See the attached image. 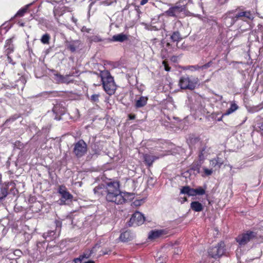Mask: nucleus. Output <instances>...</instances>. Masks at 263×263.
I'll use <instances>...</instances> for the list:
<instances>
[{
    "label": "nucleus",
    "instance_id": "nucleus-1",
    "mask_svg": "<svg viewBox=\"0 0 263 263\" xmlns=\"http://www.w3.org/2000/svg\"><path fill=\"white\" fill-rule=\"evenodd\" d=\"M96 195H104L106 194V199L107 201L114 202L116 204H122L125 202L120 190V185L118 181H110L104 185H99L93 189Z\"/></svg>",
    "mask_w": 263,
    "mask_h": 263
},
{
    "label": "nucleus",
    "instance_id": "nucleus-2",
    "mask_svg": "<svg viewBox=\"0 0 263 263\" xmlns=\"http://www.w3.org/2000/svg\"><path fill=\"white\" fill-rule=\"evenodd\" d=\"M101 80L106 92L109 95H113L116 89L113 78L108 72H105L101 76Z\"/></svg>",
    "mask_w": 263,
    "mask_h": 263
},
{
    "label": "nucleus",
    "instance_id": "nucleus-3",
    "mask_svg": "<svg viewBox=\"0 0 263 263\" xmlns=\"http://www.w3.org/2000/svg\"><path fill=\"white\" fill-rule=\"evenodd\" d=\"M198 82V78L190 79L188 76H182L179 81V86L182 89L194 90Z\"/></svg>",
    "mask_w": 263,
    "mask_h": 263
},
{
    "label": "nucleus",
    "instance_id": "nucleus-4",
    "mask_svg": "<svg viewBox=\"0 0 263 263\" xmlns=\"http://www.w3.org/2000/svg\"><path fill=\"white\" fill-rule=\"evenodd\" d=\"M225 245L221 241L216 246L210 248L208 253L210 256L214 258H218L222 256L225 252Z\"/></svg>",
    "mask_w": 263,
    "mask_h": 263
},
{
    "label": "nucleus",
    "instance_id": "nucleus-5",
    "mask_svg": "<svg viewBox=\"0 0 263 263\" xmlns=\"http://www.w3.org/2000/svg\"><path fill=\"white\" fill-rule=\"evenodd\" d=\"M255 237V234L251 231H248L246 233L239 235L236 238V240L239 245L241 247L246 245L248 242Z\"/></svg>",
    "mask_w": 263,
    "mask_h": 263
},
{
    "label": "nucleus",
    "instance_id": "nucleus-6",
    "mask_svg": "<svg viewBox=\"0 0 263 263\" xmlns=\"http://www.w3.org/2000/svg\"><path fill=\"white\" fill-rule=\"evenodd\" d=\"M73 152L78 158L81 157L87 152V144L82 140L79 141L74 145Z\"/></svg>",
    "mask_w": 263,
    "mask_h": 263
},
{
    "label": "nucleus",
    "instance_id": "nucleus-7",
    "mask_svg": "<svg viewBox=\"0 0 263 263\" xmlns=\"http://www.w3.org/2000/svg\"><path fill=\"white\" fill-rule=\"evenodd\" d=\"M235 13L237 21L241 20L245 22H249L254 18V14L250 11H236Z\"/></svg>",
    "mask_w": 263,
    "mask_h": 263
},
{
    "label": "nucleus",
    "instance_id": "nucleus-8",
    "mask_svg": "<svg viewBox=\"0 0 263 263\" xmlns=\"http://www.w3.org/2000/svg\"><path fill=\"white\" fill-rule=\"evenodd\" d=\"M184 10L185 6L179 5L177 3L176 6L169 8L165 13L169 16L177 17L181 12Z\"/></svg>",
    "mask_w": 263,
    "mask_h": 263
},
{
    "label": "nucleus",
    "instance_id": "nucleus-9",
    "mask_svg": "<svg viewBox=\"0 0 263 263\" xmlns=\"http://www.w3.org/2000/svg\"><path fill=\"white\" fill-rule=\"evenodd\" d=\"M145 217L139 212H135L130 219L129 222L132 225L139 226L143 223Z\"/></svg>",
    "mask_w": 263,
    "mask_h": 263
},
{
    "label": "nucleus",
    "instance_id": "nucleus-10",
    "mask_svg": "<svg viewBox=\"0 0 263 263\" xmlns=\"http://www.w3.org/2000/svg\"><path fill=\"white\" fill-rule=\"evenodd\" d=\"M58 192L61 195V201H65L68 199H72L73 196L67 191L65 186L61 185L59 187Z\"/></svg>",
    "mask_w": 263,
    "mask_h": 263
},
{
    "label": "nucleus",
    "instance_id": "nucleus-11",
    "mask_svg": "<svg viewBox=\"0 0 263 263\" xmlns=\"http://www.w3.org/2000/svg\"><path fill=\"white\" fill-rule=\"evenodd\" d=\"M224 25L228 27L232 26L236 21L237 19L235 17V13L230 12L228 14H227L223 18Z\"/></svg>",
    "mask_w": 263,
    "mask_h": 263
},
{
    "label": "nucleus",
    "instance_id": "nucleus-12",
    "mask_svg": "<svg viewBox=\"0 0 263 263\" xmlns=\"http://www.w3.org/2000/svg\"><path fill=\"white\" fill-rule=\"evenodd\" d=\"M81 44V42L80 40H72L66 42L67 48L72 52H74L77 49L79 48Z\"/></svg>",
    "mask_w": 263,
    "mask_h": 263
},
{
    "label": "nucleus",
    "instance_id": "nucleus-13",
    "mask_svg": "<svg viewBox=\"0 0 263 263\" xmlns=\"http://www.w3.org/2000/svg\"><path fill=\"white\" fill-rule=\"evenodd\" d=\"M54 77L55 80L58 83L69 84L70 83H72L73 82V80L70 79L69 75L63 76L60 74H55Z\"/></svg>",
    "mask_w": 263,
    "mask_h": 263
},
{
    "label": "nucleus",
    "instance_id": "nucleus-14",
    "mask_svg": "<svg viewBox=\"0 0 263 263\" xmlns=\"http://www.w3.org/2000/svg\"><path fill=\"white\" fill-rule=\"evenodd\" d=\"M134 236L129 231H125L121 233L120 236V239L122 241L127 242L132 240Z\"/></svg>",
    "mask_w": 263,
    "mask_h": 263
},
{
    "label": "nucleus",
    "instance_id": "nucleus-15",
    "mask_svg": "<svg viewBox=\"0 0 263 263\" xmlns=\"http://www.w3.org/2000/svg\"><path fill=\"white\" fill-rule=\"evenodd\" d=\"M148 98L146 97L141 96L136 101L135 106L136 108H141L144 106L147 102Z\"/></svg>",
    "mask_w": 263,
    "mask_h": 263
},
{
    "label": "nucleus",
    "instance_id": "nucleus-16",
    "mask_svg": "<svg viewBox=\"0 0 263 263\" xmlns=\"http://www.w3.org/2000/svg\"><path fill=\"white\" fill-rule=\"evenodd\" d=\"M100 246L98 244H96L90 251H88L84 253L82 255H80L81 258L84 259V258H88L90 257L91 255L95 252L97 249L100 248Z\"/></svg>",
    "mask_w": 263,
    "mask_h": 263
},
{
    "label": "nucleus",
    "instance_id": "nucleus-17",
    "mask_svg": "<svg viewBox=\"0 0 263 263\" xmlns=\"http://www.w3.org/2000/svg\"><path fill=\"white\" fill-rule=\"evenodd\" d=\"M158 158V157L149 154H145L144 156V161L148 166L151 165L153 162Z\"/></svg>",
    "mask_w": 263,
    "mask_h": 263
},
{
    "label": "nucleus",
    "instance_id": "nucleus-18",
    "mask_svg": "<svg viewBox=\"0 0 263 263\" xmlns=\"http://www.w3.org/2000/svg\"><path fill=\"white\" fill-rule=\"evenodd\" d=\"M191 209L195 212H201L203 210V206L198 201H193L191 203Z\"/></svg>",
    "mask_w": 263,
    "mask_h": 263
},
{
    "label": "nucleus",
    "instance_id": "nucleus-19",
    "mask_svg": "<svg viewBox=\"0 0 263 263\" xmlns=\"http://www.w3.org/2000/svg\"><path fill=\"white\" fill-rule=\"evenodd\" d=\"M5 51L7 55H9L13 51V45L12 44V40H7L5 46Z\"/></svg>",
    "mask_w": 263,
    "mask_h": 263
},
{
    "label": "nucleus",
    "instance_id": "nucleus-20",
    "mask_svg": "<svg viewBox=\"0 0 263 263\" xmlns=\"http://www.w3.org/2000/svg\"><path fill=\"white\" fill-rule=\"evenodd\" d=\"M127 39V37L125 34L123 33L114 35L112 36V41L115 42H122Z\"/></svg>",
    "mask_w": 263,
    "mask_h": 263
},
{
    "label": "nucleus",
    "instance_id": "nucleus-21",
    "mask_svg": "<svg viewBox=\"0 0 263 263\" xmlns=\"http://www.w3.org/2000/svg\"><path fill=\"white\" fill-rule=\"evenodd\" d=\"M238 108V106L235 103H233L231 105V107L223 114V116H228L232 112L236 111Z\"/></svg>",
    "mask_w": 263,
    "mask_h": 263
},
{
    "label": "nucleus",
    "instance_id": "nucleus-22",
    "mask_svg": "<svg viewBox=\"0 0 263 263\" xmlns=\"http://www.w3.org/2000/svg\"><path fill=\"white\" fill-rule=\"evenodd\" d=\"M162 234V231L161 230H157L155 231H151L148 236V238L150 239H154Z\"/></svg>",
    "mask_w": 263,
    "mask_h": 263
},
{
    "label": "nucleus",
    "instance_id": "nucleus-23",
    "mask_svg": "<svg viewBox=\"0 0 263 263\" xmlns=\"http://www.w3.org/2000/svg\"><path fill=\"white\" fill-rule=\"evenodd\" d=\"M171 39L174 42H178L181 39L180 33L178 31H175L171 36Z\"/></svg>",
    "mask_w": 263,
    "mask_h": 263
},
{
    "label": "nucleus",
    "instance_id": "nucleus-24",
    "mask_svg": "<svg viewBox=\"0 0 263 263\" xmlns=\"http://www.w3.org/2000/svg\"><path fill=\"white\" fill-rule=\"evenodd\" d=\"M8 194L7 188L1 187L0 189V199H3L5 198Z\"/></svg>",
    "mask_w": 263,
    "mask_h": 263
},
{
    "label": "nucleus",
    "instance_id": "nucleus-25",
    "mask_svg": "<svg viewBox=\"0 0 263 263\" xmlns=\"http://www.w3.org/2000/svg\"><path fill=\"white\" fill-rule=\"evenodd\" d=\"M89 39L90 42H101L103 41V40L101 39V37L99 35H93V36H90L89 37Z\"/></svg>",
    "mask_w": 263,
    "mask_h": 263
},
{
    "label": "nucleus",
    "instance_id": "nucleus-26",
    "mask_svg": "<svg viewBox=\"0 0 263 263\" xmlns=\"http://www.w3.org/2000/svg\"><path fill=\"white\" fill-rule=\"evenodd\" d=\"M50 36L48 34H44L41 38V42L43 44H49Z\"/></svg>",
    "mask_w": 263,
    "mask_h": 263
},
{
    "label": "nucleus",
    "instance_id": "nucleus-27",
    "mask_svg": "<svg viewBox=\"0 0 263 263\" xmlns=\"http://www.w3.org/2000/svg\"><path fill=\"white\" fill-rule=\"evenodd\" d=\"M54 235H55V232L53 231H50L46 233H44L43 234V236L46 239L47 237H51V239H52V238L55 237H54Z\"/></svg>",
    "mask_w": 263,
    "mask_h": 263
},
{
    "label": "nucleus",
    "instance_id": "nucleus-28",
    "mask_svg": "<svg viewBox=\"0 0 263 263\" xmlns=\"http://www.w3.org/2000/svg\"><path fill=\"white\" fill-rule=\"evenodd\" d=\"M28 5H27L25 8H24L21 10H20L16 13V16H22L26 12L27 10L28 9Z\"/></svg>",
    "mask_w": 263,
    "mask_h": 263
},
{
    "label": "nucleus",
    "instance_id": "nucleus-29",
    "mask_svg": "<svg viewBox=\"0 0 263 263\" xmlns=\"http://www.w3.org/2000/svg\"><path fill=\"white\" fill-rule=\"evenodd\" d=\"M189 190H190V186H183L181 189L180 193L183 194H187V195H189V191H190Z\"/></svg>",
    "mask_w": 263,
    "mask_h": 263
},
{
    "label": "nucleus",
    "instance_id": "nucleus-30",
    "mask_svg": "<svg viewBox=\"0 0 263 263\" xmlns=\"http://www.w3.org/2000/svg\"><path fill=\"white\" fill-rule=\"evenodd\" d=\"M195 195H203L205 194V190L203 189L201 187H199L197 189H195Z\"/></svg>",
    "mask_w": 263,
    "mask_h": 263
},
{
    "label": "nucleus",
    "instance_id": "nucleus-31",
    "mask_svg": "<svg viewBox=\"0 0 263 263\" xmlns=\"http://www.w3.org/2000/svg\"><path fill=\"white\" fill-rule=\"evenodd\" d=\"M210 165L212 167H217L218 168V164L217 161L215 158L210 160Z\"/></svg>",
    "mask_w": 263,
    "mask_h": 263
},
{
    "label": "nucleus",
    "instance_id": "nucleus-32",
    "mask_svg": "<svg viewBox=\"0 0 263 263\" xmlns=\"http://www.w3.org/2000/svg\"><path fill=\"white\" fill-rule=\"evenodd\" d=\"M99 94H94L91 96L90 100L91 101L94 102H98L99 101Z\"/></svg>",
    "mask_w": 263,
    "mask_h": 263
},
{
    "label": "nucleus",
    "instance_id": "nucleus-33",
    "mask_svg": "<svg viewBox=\"0 0 263 263\" xmlns=\"http://www.w3.org/2000/svg\"><path fill=\"white\" fill-rule=\"evenodd\" d=\"M188 69L193 71L195 70H198L200 69V66L199 65H194V66H190L188 67Z\"/></svg>",
    "mask_w": 263,
    "mask_h": 263
},
{
    "label": "nucleus",
    "instance_id": "nucleus-34",
    "mask_svg": "<svg viewBox=\"0 0 263 263\" xmlns=\"http://www.w3.org/2000/svg\"><path fill=\"white\" fill-rule=\"evenodd\" d=\"M215 159L217 161L218 164V168H219L221 167V166L223 164V160L221 158H219L218 156H217Z\"/></svg>",
    "mask_w": 263,
    "mask_h": 263
},
{
    "label": "nucleus",
    "instance_id": "nucleus-35",
    "mask_svg": "<svg viewBox=\"0 0 263 263\" xmlns=\"http://www.w3.org/2000/svg\"><path fill=\"white\" fill-rule=\"evenodd\" d=\"M162 64L163 65L164 67V69L167 71H170V69H171V67H169L166 61H163V62H162Z\"/></svg>",
    "mask_w": 263,
    "mask_h": 263
},
{
    "label": "nucleus",
    "instance_id": "nucleus-36",
    "mask_svg": "<svg viewBox=\"0 0 263 263\" xmlns=\"http://www.w3.org/2000/svg\"><path fill=\"white\" fill-rule=\"evenodd\" d=\"M203 170L205 174L207 176L211 175L213 173V171L211 169H208L205 167H204Z\"/></svg>",
    "mask_w": 263,
    "mask_h": 263
},
{
    "label": "nucleus",
    "instance_id": "nucleus-37",
    "mask_svg": "<svg viewBox=\"0 0 263 263\" xmlns=\"http://www.w3.org/2000/svg\"><path fill=\"white\" fill-rule=\"evenodd\" d=\"M189 196H196L195 195V189H192V188H191L190 187V190H189Z\"/></svg>",
    "mask_w": 263,
    "mask_h": 263
},
{
    "label": "nucleus",
    "instance_id": "nucleus-38",
    "mask_svg": "<svg viewBox=\"0 0 263 263\" xmlns=\"http://www.w3.org/2000/svg\"><path fill=\"white\" fill-rule=\"evenodd\" d=\"M83 260V258H81V256H80L79 257L75 258L73 261L74 263H81Z\"/></svg>",
    "mask_w": 263,
    "mask_h": 263
},
{
    "label": "nucleus",
    "instance_id": "nucleus-39",
    "mask_svg": "<svg viewBox=\"0 0 263 263\" xmlns=\"http://www.w3.org/2000/svg\"><path fill=\"white\" fill-rule=\"evenodd\" d=\"M193 142H196L199 141L198 138H191L189 140V143H192Z\"/></svg>",
    "mask_w": 263,
    "mask_h": 263
},
{
    "label": "nucleus",
    "instance_id": "nucleus-40",
    "mask_svg": "<svg viewBox=\"0 0 263 263\" xmlns=\"http://www.w3.org/2000/svg\"><path fill=\"white\" fill-rule=\"evenodd\" d=\"M140 202L141 201H139V200H136V201H135L134 202H133V204L136 205V206H138V205H140Z\"/></svg>",
    "mask_w": 263,
    "mask_h": 263
},
{
    "label": "nucleus",
    "instance_id": "nucleus-41",
    "mask_svg": "<svg viewBox=\"0 0 263 263\" xmlns=\"http://www.w3.org/2000/svg\"><path fill=\"white\" fill-rule=\"evenodd\" d=\"M128 117L130 120H134L135 119L136 116L135 115H130V114L128 115Z\"/></svg>",
    "mask_w": 263,
    "mask_h": 263
},
{
    "label": "nucleus",
    "instance_id": "nucleus-42",
    "mask_svg": "<svg viewBox=\"0 0 263 263\" xmlns=\"http://www.w3.org/2000/svg\"><path fill=\"white\" fill-rule=\"evenodd\" d=\"M147 2H148V0H141V2H140V4L141 5H143L145 4L146 3H147Z\"/></svg>",
    "mask_w": 263,
    "mask_h": 263
},
{
    "label": "nucleus",
    "instance_id": "nucleus-43",
    "mask_svg": "<svg viewBox=\"0 0 263 263\" xmlns=\"http://www.w3.org/2000/svg\"><path fill=\"white\" fill-rule=\"evenodd\" d=\"M207 68H208L205 65H203L202 66H200V69L204 70V69H205Z\"/></svg>",
    "mask_w": 263,
    "mask_h": 263
},
{
    "label": "nucleus",
    "instance_id": "nucleus-44",
    "mask_svg": "<svg viewBox=\"0 0 263 263\" xmlns=\"http://www.w3.org/2000/svg\"><path fill=\"white\" fill-rule=\"evenodd\" d=\"M82 31H86V32H89V31H90V29H87V28H86L83 27V28H82Z\"/></svg>",
    "mask_w": 263,
    "mask_h": 263
},
{
    "label": "nucleus",
    "instance_id": "nucleus-45",
    "mask_svg": "<svg viewBox=\"0 0 263 263\" xmlns=\"http://www.w3.org/2000/svg\"><path fill=\"white\" fill-rule=\"evenodd\" d=\"M211 64H212V62L210 61V62H208V63H206V64H205L204 65H206V66L208 68L209 67H210L211 66Z\"/></svg>",
    "mask_w": 263,
    "mask_h": 263
},
{
    "label": "nucleus",
    "instance_id": "nucleus-46",
    "mask_svg": "<svg viewBox=\"0 0 263 263\" xmlns=\"http://www.w3.org/2000/svg\"><path fill=\"white\" fill-rule=\"evenodd\" d=\"M204 150H205V148H203V149H202V151L201 152L200 154V155H199L200 158H201V156L203 155V152Z\"/></svg>",
    "mask_w": 263,
    "mask_h": 263
},
{
    "label": "nucleus",
    "instance_id": "nucleus-47",
    "mask_svg": "<svg viewBox=\"0 0 263 263\" xmlns=\"http://www.w3.org/2000/svg\"><path fill=\"white\" fill-rule=\"evenodd\" d=\"M7 55L8 61L9 63H11V58L9 56V55Z\"/></svg>",
    "mask_w": 263,
    "mask_h": 263
},
{
    "label": "nucleus",
    "instance_id": "nucleus-48",
    "mask_svg": "<svg viewBox=\"0 0 263 263\" xmlns=\"http://www.w3.org/2000/svg\"><path fill=\"white\" fill-rule=\"evenodd\" d=\"M85 263H95V262L93 261L89 260V261L85 262Z\"/></svg>",
    "mask_w": 263,
    "mask_h": 263
},
{
    "label": "nucleus",
    "instance_id": "nucleus-49",
    "mask_svg": "<svg viewBox=\"0 0 263 263\" xmlns=\"http://www.w3.org/2000/svg\"><path fill=\"white\" fill-rule=\"evenodd\" d=\"M223 116H223V115H222V116L220 118H218V119H217V120H218V121H221V120H222V117H223Z\"/></svg>",
    "mask_w": 263,
    "mask_h": 263
},
{
    "label": "nucleus",
    "instance_id": "nucleus-50",
    "mask_svg": "<svg viewBox=\"0 0 263 263\" xmlns=\"http://www.w3.org/2000/svg\"><path fill=\"white\" fill-rule=\"evenodd\" d=\"M102 254H103V255H105V254H107V252H102Z\"/></svg>",
    "mask_w": 263,
    "mask_h": 263
},
{
    "label": "nucleus",
    "instance_id": "nucleus-51",
    "mask_svg": "<svg viewBox=\"0 0 263 263\" xmlns=\"http://www.w3.org/2000/svg\"><path fill=\"white\" fill-rule=\"evenodd\" d=\"M187 201V198L186 197H184L183 198V201Z\"/></svg>",
    "mask_w": 263,
    "mask_h": 263
},
{
    "label": "nucleus",
    "instance_id": "nucleus-52",
    "mask_svg": "<svg viewBox=\"0 0 263 263\" xmlns=\"http://www.w3.org/2000/svg\"><path fill=\"white\" fill-rule=\"evenodd\" d=\"M227 0H224V1L223 2H221V3H222V4H223V3H225V2H227Z\"/></svg>",
    "mask_w": 263,
    "mask_h": 263
}]
</instances>
